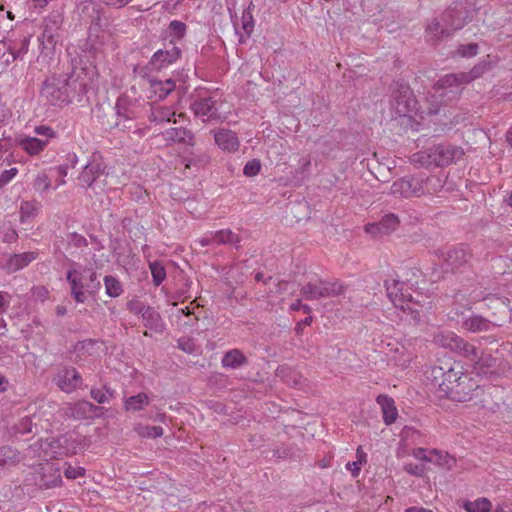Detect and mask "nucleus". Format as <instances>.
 Here are the masks:
<instances>
[{
	"label": "nucleus",
	"mask_w": 512,
	"mask_h": 512,
	"mask_svg": "<svg viewBox=\"0 0 512 512\" xmlns=\"http://www.w3.org/2000/svg\"><path fill=\"white\" fill-rule=\"evenodd\" d=\"M142 320L144 326L155 333H163L165 330V323L159 314L153 307L147 306L142 313Z\"/></svg>",
	"instance_id": "obj_23"
},
{
	"label": "nucleus",
	"mask_w": 512,
	"mask_h": 512,
	"mask_svg": "<svg viewBox=\"0 0 512 512\" xmlns=\"http://www.w3.org/2000/svg\"><path fill=\"white\" fill-rule=\"evenodd\" d=\"M470 362L473 364V371L479 375L488 377L492 375L497 367V359L489 353H484L477 349V357L471 359Z\"/></svg>",
	"instance_id": "obj_15"
},
{
	"label": "nucleus",
	"mask_w": 512,
	"mask_h": 512,
	"mask_svg": "<svg viewBox=\"0 0 512 512\" xmlns=\"http://www.w3.org/2000/svg\"><path fill=\"white\" fill-rule=\"evenodd\" d=\"M20 212L22 215V218H30L35 215L36 212V206L34 203L26 201L21 204Z\"/></svg>",
	"instance_id": "obj_56"
},
{
	"label": "nucleus",
	"mask_w": 512,
	"mask_h": 512,
	"mask_svg": "<svg viewBox=\"0 0 512 512\" xmlns=\"http://www.w3.org/2000/svg\"><path fill=\"white\" fill-rule=\"evenodd\" d=\"M175 116V111L168 106L154 105L151 107L149 120L156 124L170 122L172 117Z\"/></svg>",
	"instance_id": "obj_33"
},
{
	"label": "nucleus",
	"mask_w": 512,
	"mask_h": 512,
	"mask_svg": "<svg viewBox=\"0 0 512 512\" xmlns=\"http://www.w3.org/2000/svg\"><path fill=\"white\" fill-rule=\"evenodd\" d=\"M61 27L60 17L57 15L49 16L45 19L41 40L43 44L55 45L59 38V29Z\"/></svg>",
	"instance_id": "obj_21"
},
{
	"label": "nucleus",
	"mask_w": 512,
	"mask_h": 512,
	"mask_svg": "<svg viewBox=\"0 0 512 512\" xmlns=\"http://www.w3.org/2000/svg\"><path fill=\"white\" fill-rule=\"evenodd\" d=\"M418 181L416 176H406L394 181L390 193L397 197H418Z\"/></svg>",
	"instance_id": "obj_14"
},
{
	"label": "nucleus",
	"mask_w": 512,
	"mask_h": 512,
	"mask_svg": "<svg viewBox=\"0 0 512 512\" xmlns=\"http://www.w3.org/2000/svg\"><path fill=\"white\" fill-rule=\"evenodd\" d=\"M36 252H25L21 254H14L7 262V268L11 272H16L28 266L33 260L36 259Z\"/></svg>",
	"instance_id": "obj_30"
},
{
	"label": "nucleus",
	"mask_w": 512,
	"mask_h": 512,
	"mask_svg": "<svg viewBox=\"0 0 512 512\" xmlns=\"http://www.w3.org/2000/svg\"><path fill=\"white\" fill-rule=\"evenodd\" d=\"M418 181V197L425 195V194H434L439 192L443 186L444 182L443 180L436 175L431 176H416Z\"/></svg>",
	"instance_id": "obj_22"
},
{
	"label": "nucleus",
	"mask_w": 512,
	"mask_h": 512,
	"mask_svg": "<svg viewBox=\"0 0 512 512\" xmlns=\"http://www.w3.org/2000/svg\"><path fill=\"white\" fill-rule=\"evenodd\" d=\"M52 381L65 393H71L81 388L83 384L82 376L77 369L72 366L59 367Z\"/></svg>",
	"instance_id": "obj_8"
},
{
	"label": "nucleus",
	"mask_w": 512,
	"mask_h": 512,
	"mask_svg": "<svg viewBox=\"0 0 512 512\" xmlns=\"http://www.w3.org/2000/svg\"><path fill=\"white\" fill-rule=\"evenodd\" d=\"M104 285L106 289V294L109 297H118L123 292L120 281L112 275H107L104 277Z\"/></svg>",
	"instance_id": "obj_43"
},
{
	"label": "nucleus",
	"mask_w": 512,
	"mask_h": 512,
	"mask_svg": "<svg viewBox=\"0 0 512 512\" xmlns=\"http://www.w3.org/2000/svg\"><path fill=\"white\" fill-rule=\"evenodd\" d=\"M412 455L416 458V459H419V460H422V461H425V462H428V463H432L433 461L430 460V458L432 457V450L428 451L424 448H416L413 450V453Z\"/></svg>",
	"instance_id": "obj_58"
},
{
	"label": "nucleus",
	"mask_w": 512,
	"mask_h": 512,
	"mask_svg": "<svg viewBox=\"0 0 512 512\" xmlns=\"http://www.w3.org/2000/svg\"><path fill=\"white\" fill-rule=\"evenodd\" d=\"M464 154L460 146L440 143L433 145L427 151L414 153L410 159L412 164L419 167H445L461 160Z\"/></svg>",
	"instance_id": "obj_2"
},
{
	"label": "nucleus",
	"mask_w": 512,
	"mask_h": 512,
	"mask_svg": "<svg viewBox=\"0 0 512 512\" xmlns=\"http://www.w3.org/2000/svg\"><path fill=\"white\" fill-rule=\"evenodd\" d=\"M390 90V107L396 116H406L417 110V101L409 84L403 81H394Z\"/></svg>",
	"instance_id": "obj_5"
},
{
	"label": "nucleus",
	"mask_w": 512,
	"mask_h": 512,
	"mask_svg": "<svg viewBox=\"0 0 512 512\" xmlns=\"http://www.w3.org/2000/svg\"><path fill=\"white\" fill-rule=\"evenodd\" d=\"M479 391V385L467 375V379L463 383L459 381L445 389V395L453 401L465 402L471 400L474 395L478 396Z\"/></svg>",
	"instance_id": "obj_9"
},
{
	"label": "nucleus",
	"mask_w": 512,
	"mask_h": 512,
	"mask_svg": "<svg viewBox=\"0 0 512 512\" xmlns=\"http://www.w3.org/2000/svg\"><path fill=\"white\" fill-rule=\"evenodd\" d=\"M465 84V81H462L461 73H452L446 74L441 77L434 85V88L439 91H447L442 92L441 96H449V99L457 98L462 92V85Z\"/></svg>",
	"instance_id": "obj_11"
},
{
	"label": "nucleus",
	"mask_w": 512,
	"mask_h": 512,
	"mask_svg": "<svg viewBox=\"0 0 512 512\" xmlns=\"http://www.w3.org/2000/svg\"><path fill=\"white\" fill-rule=\"evenodd\" d=\"M106 177L105 163L100 156L93 155L83 167L77 180L79 185L85 189L90 188L96 192H103L107 184Z\"/></svg>",
	"instance_id": "obj_4"
},
{
	"label": "nucleus",
	"mask_w": 512,
	"mask_h": 512,
	"mask_svg": "<svg viewBox=\"0 0 512 512\" xmlns=\"http://www.w3.org/2000/svg\"><path fill=\"white\" fill-rule=\"evenodd\" d=\"M20 147L30 155H37L47 145V141L35 138L27 137L20 141Z\"/></svg>",
	"instance_id": "obj_37"
},
{
	"label": "nucleus",
	"mask_w": 512,
	"mask_h": 512,
	"mask_svg": "<svg viewBox=\"0 0 512 512\" xmlns=\"http://www.w3.org/2000/svg\"><path fill=\"white\" fill-rule=\"evenodd\" d=\"M452 352L465 357L469 361L477 357V348L459 336Z\"/></svg>",
	"instance_id": "obj_36"
},
{
	"label": "nucleus",
	"mask_w": 512,
	"mask_h": 512,
	"mask_svg": "<svg viewBox=\"0 0 512 512\" xmlns=\"http://www.w3.org/2000/svg\"><path fill=\"white\" fill-rule=\"evenodd\" d=\"M162 137L166 145L178 143L193 146L195 144L194 134L184 127L169 128L162 133Z\"/></svg>",
	"instance_id": "obj_16"
},
{
	"label": "nucleus",
	"mask_w": 512,
	"mask_h": 512,
	"mask_svg": "<svg viewBox=\"0 0 512 512\" xmlns=\"http://www.w3.org/2000/svg\"><path fill=\"white\" fill-rule=\"evenodd\" d=\"M254 8H255V6H254L253 2H250L248 7L246 9H244V11L242 13L241 27H242L245 35L238 32L237 24L234 22L235 32H236V34L239 35V43L240 44L245 43V38L250 37L254 31V19H253V15H252Z\"/></svg>",
	"instance_id": "obj_25"
},
{
	"label": "nucleus",
	"mask_w": 512,
	"mask_h": 512,
	"mask_svg": "<svg viewBox=\"0 0 512 512\" xmlns=\"http://www.w3.org/2000/svg\"><path fill=\"white\" fill-rule=\"evenodd\" d=\"M66 280L71 286V295L77 303H84L87 299L86 294L94 295L101 288L97 273L90 268L84 269L81 273L70 269L67 271Z\"/></svg>",
	"instance_id": "obj_3"
},
{
	"label": "nucleus",
	"mask_w": 512,
	"mask_h": 512,
	"mask_svg": "<svg viewBox=\"0 0 512 512\" xmlns=\"http://www.w3.org/2000/svg\"><path fill=\"white\" fill-rule=\"evenodd\" d=\"M15 453L9 447H1L0 448V467H4L6 465L12 464L15 462Z\"/></svg>",
	"instance_id": "obj_52"
},
{
	"label": "nucleus",
	"mask_w": 512,
	"mask_h": 512,
	"mask_svg": "<svg viewBox=\"0 0 512 512\" xmlns=\"http://www.w3.org/2000/svg\"><path fill=\"white\" fill-rule=\"evenodd\" d=\"M491 506L487 498H478L475 501H466L463 507L467 512H489Z\"/></svg>",
	"instance_id": "obj_44"
},
{
	"label": "nucleus",
	"mask_w": 512,
	"mask_h": 512,
	"mask_svg": "<svg viewBox=\"0 0 512 512\" xmlns=\"http://www.w3.org/2000/svg\"><path fill=\"white\" fill-rule=\"evenodd\" d=\"M493 324L480 315H472L462 322V327L470 332L489 331Z\"/></svg>",
	"instance_id": "obj_28"
},
{
	"label": "nucleus",
	"mask_w": 512,
	"mask_h": 512,
	"mask_svg": "<svg viewBox=\"0 0 512 512\" xmlns=\"http://www.w3.org/2000/svg\"><path fill=\"white\" fill-rule=\"evenodd\" d=\"M101 407L94 405L89 401H80L73 408V416L76 418H86L88 414L101 410Z\"/></svg>",
	"instance_id": "obj_42"
},
{
	"label": "nucleus",
	"mask_w": 512,
	"mask_h": 512,
	"mask_svg": "<svg viewBox=\"0 0 512 512\" xmlns=\"http://www.w3.org/2000/svg\"><path fill=\"white\" fill-rule=\"evenodd\" d=\"M345 287L338 281L311 280L301 288V295L306 300L336 297L344 293Z\"/></svg>",
	"instance_id": "obj_6"
},
{
	"label": "nucleus",
	"mask_w": 512,
	"mask_h": 512,
	"mask_svg": "<svg viewBox=\"0 0 512 512\" xmlns=\"http://www.w3.org/2000/svg\"><path fill=\"white\" fill-rule=\"evenodd\" d=\"M404 305L406 309L403 312L410 315L414 323L418 324L421 321L424 304H420L418 300H415L411 295H409Z\"/></svg>",
	"instance_id": "obj_41"
},
{
	"label": "nucleus",
	"mask_w": 512,
	"mask_h": 512,
	"mask_svg": "<svg viewBox=\"0 0 512 512\" xmlns=\"http://www.w3.org/2000/svg\"><path fill=\"white\" fill-rule=\"evenodd\" d=\"M115 108H116L117 116L120 119H124V121H131L134 119V117H135L134 111L129 109L126 106L125 100L118 99Z\"/></svg>",
	"instance_id": "obj_49"
},
{
	"label": "nucleus",
	"mask_w": 512,
	"mask_h": 512,
	"mask_svg": "<svg viewBox=\"0 0 512 512\" xmlns=\"http://www.w3.org/2000/svg\"><path fill=\"white\" fill-rule=\"evenodd\" d=\"M214 240L216 241V245L229 244L235 247H239V244L242 241V237L230 229H222L214 232Z\"/></svg>",
	"instance_id": "obj_35"
},
{
	"label": "nucleus",
	"mask_w": 512,
	"mask_h": 512,
	"mask_svg": "<svg viewBox=\"0 0 512 512\" xmlns=\"http://www.w3.org/2000/svg\"><path fill=\"white\" fill-rule=\"evenodd\" d=\"M30 45V36L24 37L21 40L10 41L7 47V51L12 57V62L15 60H22L23 57L28 53Z\"/></svg>",
	"instance_id": "obj_31"
},
{
	"label": "nucleus",
	"mask_w": 512,
	"mask_h": 512,
	"mask_svg": "<svg viewBox=\"0 0 512 512\" xmlns=\"http://www.w3.org/2000/svg\"><path fill=\"white\" fill-rule=\"evenodd\" d=\"M51 186V181L48 175L44 172L39 173L33 182V188L39 192L47 191Z\"/></svg>",
	"instance_id": "obj_50"
},
{
	"label": "nucleus",
	"mask_w": 512,
	"mask_h": 512,
	"mask_svg": "<svg viewBox=\"0 0 512 512\" xmlns=\"http://www.w3.org/2000/svg\"><path fill=\"white\" fill-rule=\"evenodd\" d=\"M15 431L18 434L25 435L33 432L32 419L29 416L21 418L15 425Z\"/></svg>",
	"instance_id": "obj_51"
},
{
	"label": "nucleus",
	"mask_w": 512,
	"mask_h": 512,
	"mask_svg": "<svg viewBox=\"0 0 512 512\" xmlns=\"http://www.w3.org/2000/svg\"><path fill=\"white\" fill-rule=\"evenodd\" d=\"M149 268L152 274L153 283L155 286H159L166 278V271L164 266L157 261L151 262Z\"/></svg>",
	"instance_id": "obj_47"
},
{
	"label": "nucleus",
	"mask_w": 512,
	"mask_h": 512,
	"mask_svg": "<svg viewBox=\"0 0 512 512\" xmlns=\"http://www.w3.org/2000/svg\"><path fill=\"white\" fill-rule=\"evenodd\" d=\"M180 55V48L173 45L170 49L156 51L150 62L154 68L160 70L175 63L180 58Z\"/></svg>",
	"instance_id": "obj_18"
},
{
	"label": "nucleus",
	"mask_w": 512,
	"mask_h": 512,
	"mask_svg": "<svg viewBox=\"0 0 512 512\" xmlns=\"http://www.w3.org/2000/svg\"><path fill=\"white\" fill-rule=\"evenodd\" d=\"M471 256L472 255L469 247L460 245L450 248L444 257V261L447 268H449L451 271H455L468 264Z\"/></svg>",
	"instance_id": "obj_13"
},
{
	"label": "nucleus",
	"mask_w": 512,
	"mask_h": 512,
	"mask_svg": "<svg viewBox=\"0 0 512 512\" xmlns=\"http://www.w3.org/2000/svg\"><path fill=\"white\" fill-rule=\"evenodd\" d=\"M405 471L414 476H422V474L424 472V468H423V466L416 465V464H407L405 466Z\"/></svg>",
	"instance_id": "obj_60"
},
{
	"label": "nucleus",
	"mask_w": 512,
	"mask_h": 512,
	"mask_svg": "<svg viewBox=\"0 0 512 512\" xmlns=\"http://www.w3.org/2000/svg\"><path fill=\"white\" fill-rule=\"evenodd\" d=\"M458 361H455L451 358L438 359L437 363L431 367V377L435 384L439 386L440 380H442L445 375L453 369V366Z\"/></svg>",
	"instance_id": "obj_29"
},
{
	"label": "nucleus",
	"mask_w": 512,
	"mask_h": 512,
	"mask_svg": "<svg viewBox=\"0 0 512 512\" xmlns=\"http://www.w3.org/2000/svg\"><path fill=\"white\" fill-rule=\"evenodd\" d=\"M478 52V45L476 43H469L466 45H461L458 48V54L462 57H472L475 56Z\"/></svg>",
	"instance_id": "obj_55"
},
{
	"label": "nucleus",
	"mask_w": 512,
	"mask_h": 512,
	"mask_svg": "<svg viewBox=\"0 0 512 512\" xmlns=\"http://www.w3.org/2000/svg\"><path fill=\"white\" fill-rule=\"evenodd\" d=\"M403 285L404 283L396 280V279H388L385 281V287L387 291V296L393 303V305L396 308L401 309L402 311H405L406 307L404 305L405 301L408 299L409 296H406L403 292Z\"/></svg>",
	"instance_id": "obj_19"
},
{
	"label": "nucleus",
	"mask_w": 512,
	"mask_h": 512,
	"mask_svg": "<svg viewBox=\"0 0 512 512\" xmlns=\"http://www.w3.org/2000/svg\"><path fill=\"white\" fill-rule=\"evenodd\" d=\"M54 444H56L59 448L63 449L62 451L58 452L60 456L62 455H68L70 453H76L75 449L76 446L74 445V440L71 439V437L67 435H62L58 437L53 443L52 447H54Z\"/></svg>",
	"instance_id": "obj_46"
},
{
	"label": "nucleus",
	"mask_w": 512,
	"mask_h": 512,
	"mask_svg": "<svg viewBox=\"0 0 512 512\" xmlns=\"http://www.w3.org/2000/svg\"><path fill=\"white\" fill-rule=\"evenodd\" d=\"M187 26L184 22L173 20L169 23L168 31L170 36L173 38H176L178 40H181L184 38L186 34Z\"/></svg>",
	"instance_id": "obj_48"
},
{
	"label": "nucleus",
	"mask_w": 512,
	"mask_h": 512,
	"mask_svg": "<svg viewBox=\"0 0 512 512\" xmlns=\"http://www.w3.org/2000/svg\"><path fill=\"white\" fill-rule=\"evenodd\" d=\"M150 83L154 92H159V98L166 97L175 89V82L171 79H168L165 82L151 80Z\"/></svg>",
	"instance_id": "obj_45"
},
{
	"label": "nucleus",
	"mask_w": 512,
	"mask_h": 512,
	"mask_svg": "<svg viewBox=\"0 0 512 512\" xmlns=\"http://www.w3.org/2000/svg\"><path fill=\"white\" fill-rule=\"evenodd\" d=\"M90 396L93 400H95L99 404L107 403L106 393L103 389L100 388H92L90 390Z\"/></svg>",
	"instance_id": "obj_59"
},
{
	"label": "nucleus",
	"mask_w": 512,
	"mask_h": 512,
	"mask_svg": "<svg viewBox=\"0 0 512 512\" xmlns=\"http://www.w3.org/2000/svg\"><path fill=\"white\" fill-rule=\"evenodd\" d=\"M84 471H85L84 468L75 469V468L69 467L66 469L65 475L67 478L75 479L80 475H84Z\"/></svg>",
	"instance_id": "obj_64"
},
{
	"label": "nucleus",
	"mask_w": 512,
	"mask_h": 512,
	"mask_svg": "<svg viewBox=\"0 0 512 512\" xmlns=\"http://www.w3.org/2000/svg\"><path fill=\"white\" fill-rule=\"evenodd\" d=\"M484 71L483 66H475L469 72H460L462 81H465V84L470 83L474 79L480 77Z\"/></svg>",
	"instance_id": "obj_53"
},
{
	"label": "nucleus",
	"mask_w": 512,
	"mask_h": 512,
	"mask_svg": "<svg viewBox=\"0 0 512 512\" xmlns=\"http://www.w3.org/2000/svg\"><path fill=\"white\" fill-rule=\"evenodd\" d=\"M400 225L399 217L394 213L385 214L380 221L369 223L365 226V231L374 237L394 232Z\"/></svg>",
	"instance_id": "obj_12"
},
{
	"label": "nucleus",
	"mask_w": 512,
	"mask_h": 512,
	"mask_svg": "<svg viewBox=\"0 0 512 512\" xmlns=\"http://www.w3.org/2000/svg\"><path fill=\"white\" fill-rule=\"evenodd\" d=\"M248 363L247 357L239 349H231L227 351L221 360L224 368L237 369L245 366Z\"/></svg>",
	"instance_id": "obj_27"
},
{
	"label": "nucleus",
	"mask_w": 512,
	"mask_h": 512,
	"mask_svg": "<svg viewBox=\"0 0 512 512\" xmlns=\"http://www.w3.org/2000/svg\"><path fill=\"white\" fill-rule=\"evenodd\" d=\"M82 87L83 84L73 74L53 76L44 82L42 96L51 105L61 107L69 104Z\"/></svg>",
	"instance_id": "obj_1"
},
{
	"label": "nucleus",
	"mask_w": 512,
	"mask_h": 512,
	"mask_svg": "<svg viewBox=\"0 0 512 512\" xmlns=\"http://www.w3.org/2000/svg\"><path fill=\"white\" fill-rule=\"evenodd\" d=\"M459 336L452 331H441L434 335L433 342L445 349L453 350Z\"/></svg>",
	"instance_id": "obj_38"
},
{
	"label": "nucleus",
	"mask_w": 512,
	"mask_h": 512,
	"mask_svg": "<svg viewBox=\"0 0 512 512\" xmlns=\"http://www.w3.org/2000/svg\"><path fill=\"white\" fill-rule=\"evenodd\" d=\"M426 32L434 42H438L452 34L450 29L442 21H438L436 19L427 26Z\"/></svg>",
	"instance_id": "obj_34"
},
{
	"label": "nucleus",
	"mask_w": 512,
	"mask_h": 512,
	"mask_svg": "<svg viewBox=\"0 0 512 512\" xmlns=\"http://www.w3.org/2000/svg\"><path fill=\"white\" fill-rule=\"evenodd\" d=\"M149 404V397L145 393H139L125 400L124 408L126 411L137 412L144 409Z\"/></svg>",
	"instance_id": "obj_39"
},
{
	"label": "nucleus",
	"mask_w": 512,
	"mask_h": 512,
	"mask_svg": "<svg viewBox=\"0 0 512 512\" xmlns=\"http://www.w3.org/2000/svg\"><path fill=\"white\" fill-rule=\"evenodd\" d=\"M147 306L139 303V302H134V301H131L128 303V308L131 312L135 313V314H141L143 313V311L146 309Z\"/></svg>",
	"instance_id": "obj_63"
},
{
	"label": "nucleus",
	"mask_w": 512,
	"mask_h": 512,
	"mask_svg": "<svg viewBox=\"0 0 512 512\" xmlns=\"http://www.w3.org/2000/svg\"><path fill=\"white\" fill-rule=\"evenodd\" d=\"M18 173L17 168L4 170L0 175V189L7 185Z\"/></svg>",
	"instance_id": "obj_57"
},
{
	"label": "nucleus",
	"mask_w": 512,
	"mask_h": 512,
	"mask_svg": "<svg viewBox=\"0 0 512 512\" xmlns=\"http://www.w3.org/2000/svg\"><path fill=\"white\" fill-rule=\"evenodd\" d=\"M376 402L381 407L384 423L386 425L394 423L398 417L394 400L387 395L380 394L377 396Z\"/></svg>",
	"instance_id": "obj_24"
},
{
	"label": "nucleus",
	"mask_w": 512,
	"mask_h": 512,
	"mask_svg": "<svg viewBox=\"0 0 512 512\" xmlns=\"http://www.w3.org/2000/svg\"><path fill=\"white\" fill-rule=\"evenodd\" d=\"M98 341L94 339H85L78 341L74 345V352L78 360H85L87 356H93L98 352Z\"/></svg>",
	"instance_id": "obj_32"
},
{
	"label": "nucleus",
	"mask_w": 512,
	"mask_h": 512,
	"mask_svg": "<svg viewBox=\"0 0 512 512\" xmlns=\"http://www.w3.org/2000/svg\"><path fill=\"white\" fill-rule=\"evenodd\" d=\"M432 460L433 464L438 465L439 467H442L444 469L450 470L452 469L456 464V459L449 455L446 452L433 449L432 450V457L430 458Z\"/></svg>",
	"instance_id": "obj_40"
},
{
	"label": "nucleus",
	"mask_w": 512,
	"mask_h": 512,
	"mask_svg": "<svg viewBox=\"0 0 512 512\" xmlns=\"http://www.w3.org/2000/svg\"><path fill=\"white\" fill-rule=\"evenodd\" d=\"M467 375L468 374L464 373L463 371L462 363L457 362L453 366V369L450 370L442 380H440L439 389L445 393V389L450 388V386H453V384H456L459 381L462 383L463 381H466Z\"/></svg>",
	"instance_id": "obj_26"
},
{
	"label": "nucleus",
	"mask_w": 512,
	"mask_h": 512,
	"mask_svg": "<svg viewBox=\"0 0 512 512\" xmlns=\"http://www.w3.org/2000/svg\"><path fill=\"white\" fill-rule=\"evenodd\" d=\"M471 20L472 10L464 1H456L452 3L441 16V21L452 33L462 29Z\"/></svg>",
	"instance_id": "obj_7"
},
{
	"label": "nucleus",
	"mask_w": 512,
	"mask_h": 512,
	"mask_svg": "<svg viewBox=\"0 0 512 512\" xmlns=\"http://www.w3.org/2000/svg\"><path fill=\"white\" fill-rule=\"evenodd\" d=\"M146 430V436L150 438H157L163 435V428L161 426H148Z\"/></svg>",
	"instance_id": "obj_61"
},
{
	"label": "nucleus",
	"mask_w": 512,
	"mask_h": 512,
	"mask_svg": "<svg viewBox=\"0 0 512 512\" xmlns=\"http://www.w3.org/2000/svg\"><path fill=\"white\" fill-rule=\"evenodd\" d=\"M215 143L225 152H236L239 149V139L235 132L229 129H220L214 134Z\"/></svg>",
	"instance_id": "obj_20"
},
{
	"label": "nucleus",
	"mask_w": 512,
	"mask_h": 512,
	"mask_svg": "<svg viewBox=\"0 0 512 512\" xmlns=\"http://www.w3.org/2000/svg\"><path fill=\"white\" fill-rule=\"evenodd\" d=\"M191 109L196 116L206 118L205 120L219 118L216 101L212 97H203L195 100L191 105Z\"/></svg>",
	"instance_id": "obj_17"
},
{
	"label": "nucleus",
	"mask_w": 512,
	"mask_h": 512,
	"mask_svg": "<svg viewBox=\"0 0 512 512\" xmlns=\"http://www.w3.org/2000/svg\"><path fill=\"white\" fill-rule=\"evenodd\" d=\"M261 169L260 161L257 159H252L246 163L244 166V174L246 176H256Z\"/></svg>",
	"instance_id": "obj_54"
},
{
	"label": "nucleus",
	"mask_w": 512,
	"mask_h": 512,
	"mask_svg": "<svg viewBox=\"0 0 512 512\" xmlns=\"http://www.w3.org/2000/svg\"><path fill=\"white\" fill-rule=\"evenodd\" d=\"M210 161V157L207 155V154H202L198 157V159H196L195 157H191L189 159V162L188 164L186 165L187 167H190V165H196L197 163H199L200 165H206L208 162Z\"/></svg>",
	"instance_id": "obj_62"
},
{
	"label": "nucleus",
	"mask_w": 512,
	"mask_h": 512,
	"mask_svg": "<svg viewBox=\"0 0 512 512\" xmlns=\"http://www.w3.org/2000/svg\"><path fill=\"white\" fill-rule=\"evenodd\" d=\"M62 477L60 470L52 463L40 465L35 473V483L42 489H50L61 484Z\"/></svg>",
	"instance_id": "obj_10"
}]
</instances>
